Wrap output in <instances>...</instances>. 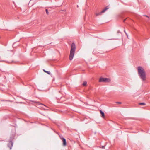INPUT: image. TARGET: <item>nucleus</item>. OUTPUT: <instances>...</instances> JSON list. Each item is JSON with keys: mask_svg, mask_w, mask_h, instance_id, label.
Masks as SVG:
<instances>
[{"mask_svg": "<svg viewBox=\"0 0 150 150\" xmlns=\"http://www.w3.org/2000/svg\"><path fill=\"white\" fill-rule=\"evenodd\" d=\"M138 73L140 78L143 81L146 79V74L144 69L141 67H138Z\"/></svg>", "mask_w": 150, "mask_h": 150, "instance_id": "obj_1", "label": "nucleus"}, {"mask_svg": "<svg viewBox=\"0 0 150 150\" xmlns=\"http://www.w3.org/2000/svg\"><path fill=\"white\" fill-rule=\"evenodd\" d=\"M76 50V46L75 44L73 43L72 44L71 47V50L69 56V59L72 60L74 57Z\"/></svg>", "mask_w": 150, "mask_h": 150, "instance_id": "obj_2", "label": "nucleus"}, {"mask_svg": "<svg viewBox=\"0 0 150 150\" xmlns=\"http://www.w3.org/2000/svg\"><path fill=\"white\" fill-rule=\"evenodd\" d=\"M111 80L110 78H100L99 80V82L109 83L110 82Z\"/></svg>", "mask_w": 150, "mask_h": 150, "instance_id": "obj_3", "label": "nucleus"}, {"mask_svg": "<svg viewBox=\"0 0 150 150\" xmlns=\"http://www.w3.org/2000/svg\"><path fill=\"white\" fill-rule=\"evenodd\" d=\"M13 145V143L12 142V141H10L9 143L8 144V147L10 149H11V148L12 147Z\"/></svg>", "mask_w": 150, "mask_h": 150, "instance_id": "obj_4", "label": "nucleus"}, {"mask_svg": "<svg viewBox=\"0 0 150 150\" xmlns=\"http://www.w3.org/2000/svg\"><path fill=\"white\" fill-rule=\"evenodd\" d=\"M62 139L63 140V144L64 146H65L66 145V139L64 138L63 137H62Z\"/></svg>", "mask_w": 150, "mask_h": 150, "instance_id": "obj_5", "label": "nucleus"}, {"mask_svg": "<svg viewBox=\"0 0 150 150\" xmlns=\"http://www.w3.org/2000/svg\"><path fill=\"white\" fill-rule=\"evenodd\" d=\"M106 10H107V9H105V8L104 9H103V10H102L99 14H96V15H99L101 14L102 13H103Z\"/></svg>", "mask_w": 150, "mask_h": 150, "instance_id": "obj_6", "label": "nucleus"}, {"mask_svg": "<svg viewBox=\"0 0 150 150\" xmlns=\"http://www.w3.org/2000/svg\"><path fill=\"white\" fill-rule=\"evenodd\" d=\"M100 112L101 114L102 115V117H104L105 116L104 113L101 110H100Z\"/></svg>", "mask_w": 150, "mask_h": 150, "instance_id": "obj_7", "label": "nucleus"}, {"mask_svg": "<svg viewBox=\"0 0 150 150\" xmlns=\"http://www.w3.org/2000/svg\"><path fill=\"white\" fill-rule=\"evenodd\" d=\"M43 71H44L45 73H47L48 74H50V71H46L45 70V69H43Z\"/></svg>", "mask_w": 150, "mask_h": 150, "instance_id": "obj_8", "label": "nucleus"}, {"mask_svg": "<svg viewBox=\"0 0 150 150\" xmlns=\"http://www.w3.org/2000/svg\"><path fill=\"white\" fill-rule=\"evenodd\" d=\"M87 82L86 81H84L83 83V86H86L87 85Z\"/></svg>", "mask_w": 150, "mask_h": 150, "instance_id": "obj_9", "label": "nucleus"}, {"mask_svg": "<svg viewBox=\"0 0 150 150\" xmlns=\"http://www.w3.org/2000/svg\"><path fill=\"white\" fill-rule=\"evenodd\" d=\"M139 105H145V103H140Z\"/></svg>", "mask_w": 150, "mask_h": 150, "instance_id": "obj_10", "label": "nucleus"}, {"mask_svg": "<svg viewBox=\"0 0 150 150\" xmlns=\"http://www.w3.org/2000/svg\"><path fill=\"white\" fill-rule=\"evenodd\" d=\"M45 11H46V13L47 14V15H48L49 13V12H48V10L47 9H46Z\"/></svg>", "mask_w": 150, "mask_h": 150, "instance_id": "obj_11", "label": "nucleus"}, {"mask_svg": "<svg viewBox=\"0 0 150 150\" xmlns=\"http://www.w3.org/2000/svg\"><path fill=\"white\" fill-rule=\"evenodd\" d=\"M144 16H145L146 17H147L148 18H149V17L148 16H147V15H144Z\"/></svg>", "mask_w": 150, "mask_h": 150, "instance_id": "obj_12", "label": "nucleus"}, {"mask_svg": "<svg viewBox=\"0 0 150 150\" xmlns=\"http://www.w3.org/2000/svg\"><path fill=\"white\" fill-rule=\"evenodd\" d=\"M117 103H118L119 104H121V102H116Z\"/></svg>", "mask_w": 150, "mask_h": 150, "instance_id": "obj_13", "label": "nucleus"}, {"mask_svg": "<svg viewBox=\"0 0 150 150\" xmlns=\"http://www.w3.org/2000/svg\"><path fill=\"white\" fill-rule=\"evenodd\" d=\"M109 8H108V7H107L105 9H107V10Z\"/></svg>", "mask_w": 150, "mask_h": 150, "instance_id": "obj_14", "label": "nucleus"}, {"mask_svg": "<svg viewBox=\"0 0 150 150\" xmlns=\"http://www.w3.org/2000/svg\"><path fill=\"white\" fill-rule=\"evenodd\" d=\"M60 137L61 139H62V137H63L62 136H60Z\"/></svg>", "mask_w": 150, "mask_h": 150, "instance_id": "obj_15", "label": "nucleus"}, {"mask_svg": "<svg viewBox=\"0 0 150 150\" xmlns=\"http://www.w3.org/2000/svg\"><path fill=\"white\" fill-rule=\"evenodd\" d=\"M60 137L61 139H62V137H63L62 136H60Z\"/></svg>", "mask_w": 150, "mask_h": 150, "instance_id": "obj_16", "label": "nucleus"}, {"mask_svg": "<svg viewBox=\"0 0 150 150\" xmlns=\"http://www.w3.org/2000/svg\"><path fill=\"white\" fill-rule=\"evenodd\" d=\"M124 32H125V33L126 34H127V33H126V31H125V30H124Z\"/></svg>", "mask_w": 150, "mask_h": 150, "instance_id": "obj_17", "label": "nucleus"}, {"mask_svg": "<svg viewBox=\"0 0 150 150\" xmlns=\"http://www.w3.org/2000/svg\"><path fill=\"white\" fill-rule=\"evenodd\" d=\"M126 35L127 36V37L128 38V35L127 34H127H126Z\"/></svg>", "mask_w": 150, "mask_h": 150, "instance_id": "obj_18", "label": "nucleus"}, {"mask_svg": "<svg viewBox=\"0 0 150 150\" xmlns=\"http://www.w3.org/2000/svg\"><path fill=\"white\" fill-rule=\"evenodd\" d=\"M104 147L103 146V147Z\"/></svg>", "mask_w": 150, "mask_h": 150, "instance_id": "obj_19", "label": "nucleus"}, {"mask_svg": "<svg viewBox=\"0 0 150 150\" xmlns=\"http://www.w3.org/2000/svg\"><path fill=\"white\" fill-rule=\"evenodd\" d=\"M31 0H30V1H31Z\"/></svg>", "mask_w": 150, "mask_h": 150, "instance_id": "obj_20", "label": "nucleus"}]
</instances>
